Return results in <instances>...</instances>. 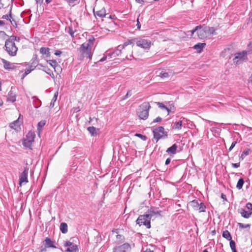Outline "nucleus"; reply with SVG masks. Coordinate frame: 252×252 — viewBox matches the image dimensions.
<instances>
[{"label": "nucleus", "instance_id": "obj_18", "mask_svg": "<svg viewBox=\"0 0 252 252\" xmlns=\"http://www.w3.org/2000/svg\"><path fill=\"white\" fill-rule=\"evenodd\" d=\"M177 148L178 146L176 144H174L167 149L166 152L170 155H175L176 153Z\"/></svg>", "mask_w": 252, "mask_h": 252}, {"label": "nucleus", "instance_id": "obj_41", "mask_svg": "<svg viewBox=\"0 0 252 252\" xmlns=\"http://www.w3.org/2000/svg\"><path fill=\"white\" fill-rule=\"evenodd\" d=\"M238 226L240 228H247L250 227V225L249 224H245L242 223H238Z\"/></svg>", "mask_w": 252, "mask_h": 252}, {"label": "nucleus", "instance_id": "obj_29", "mask_svg": "<svg viewBox=\"0 0 252 252\" xmlns=\"http://www.w3.org/2000/svg\"><path fill=\"white\" fill-rule=\"evenodd\" d=\"M157 75L160 76L162 78H168L170 76V75L168 72H166L163 71L159 72V73L157 74Z\"/></svg>", "mask_w": 252, "mask_h": 252}, {"label": "nucleus", "instance_id": "obj_55", "mask_svg": "<svg viewBox=\"0 0 252 252\" xmlns=\"http://www.w3.org/2000/svg\"><path fill=\"white\" fill-rule=\"evenodd\" d=\"M62 54V52L60 50H56L55 52V55L56 56H60Z\"/></svg>", "mask_w": 252, "mask_h": 252}, {"label": "nucleus", "instance_id": "obj_28", "mask_svg": "<svg viewBox=\"0 0 252 252\" xmlns=\"http://www.w3.org/2000/svg\"><path fill=\"white\" fill-rule=\"evenodd\" d=\"M33 65H31L28 68H27L25 70L26 75H28L29 74L32 70H34L36 66V63H34V62L32 63Z\"/></svg>", "mask_w": 252, "mask_h": 252}, {"label": "nucleus", "instance_id": "obj_58", "mask_svg": "<svg viewBox=\"0 0 252 252\" xmlns=\"http://www.w3.org/2000/svg\"><path fill=\"white\" fill-rule=\"evenodd\" d=\"M117 238L118 239H122V238H123V236L122 235H117Z\"/></svg>", "mask_w": 252, "mask_h": 252}, {"label": "nucleus", "instance_id": "obj_44", "mask_svg": "<svg viewBox=\"0 0 252 252\" xmlns=\"http://www.w3.org/2000/svg\"><path fill=\"white\" fill-rule=\"evenodd\" d=\"M69 5L73 6L75 5V2L78 0H65Z\"/></svg>", "mask_w": 252, "mask_h": 252}, {"label": "nucleus", "instance_id": "obj_45", "mask_svg": "<svg viewBox=\"0 0 252 252\" xmlns=\"http://www.w3.org/2000/svg\"><path fill=\"white\" fill-rule=\"evenodd\" d=\"M68 32L69 33V34L72 37H73L74 36V31L73 30L72 28H71V27H69L68 28Z\"/></svg>", "mask_w": 252, "mask_h": 252}, {"label": "nucleus", "instance_id": "obj_2", "mask_svg": "<svg viewBox=\"0 0 252 252\" xmlns=\"http://www.w3.org/2000/svg\"><path fill=\"white\" fill-rule=\"evenodd\" d=\"M16 40H17V37L12 35L9 36L5 42L4 49L7 54L11 57L15 56L18 51V47L15 43Z\"/></svg>", "mask_w": 252, "mask_h": 252}, {"label": "nucleus", "instance_id": "obj_52", "mask_svg": "<svg viewBox=\"0 0 252 252\" xmlns=\"http://www.w3.org/2000/svg\"><path fill=\"white\" fill-rule=\"evenodd\" d=\"M136 135L143 140H146V137L144 135H143L141 134H136Z\"/></svg>", "mask_w": 252, "mask_h": 252}, {"label": "nucleus", "instance_id": "obj_25", "mask_svg": "<svg viewBox=\"0 0 252 252\" xmlns=\"http://www.w3.org/2000/svg\"><path fill=\"white\" fill-rule=\"evenodd\" d=\"M78 249L77 245H74L67 248L65 252H78Z\"/></svg>", "mask_w": 252, "mask_h": 252}, {"label": "nucleus", "instance_id": "obj_14", "mask_svg": "<svg viewBox=\"0 0 252 252\" xmlns=\"http://www.w3.org/2000/svg\"><path fill=\"white\" fill-rule=\"evenodd\" d=\"M21 122L19 121V118L11 123L10 124V127L16 131H19L21 129L20 125Z\"/></svg>", "mask_w": 252, "mask_h": 252}, {"label": "nucleus", "instance_id": "obj_46", "mask_svg": "<svg viewBox=\"0 0 252 252\" xmlns=\"http://www.w3.org/2000/svg\"><path fill=\"white\" fill-rule=\"evenodd\" d=\"M246 208L248 210V211H252V204L251 203H247L246 205Z\"/></svg>", "mask_w": 252, "mask_h": 252}, {"label": "nucleus", "instance_id": "obj_38", "mask_svg": "<svg viewBox=\"0 0 252 252\" xmlns=\"http://www.w3.org/2000/svg\"><path fill=\"white\" fill-rule=\"evenodd\" d=\"M249 152H250L249 150H247L243 151L240 156V159L241 160H243L246 156H247V155H248L249 154Z\"/></svg>", "mask_w": 252, "mask_h": 252}, {"label": "nucleus", "instance_id": "obj_57", "mask_svg": "<svg viewBox=\"0 0 252 252\" xmlns=\"http://www.w3.org/2000/svg\"><path fill=\"white\" fill-rule=\"evenodd\" d=\"M170 161H171L170 158H167L165 161V165L169 164L170 163Z\"/></svg>", "mask_w": 252, "mask_h": 252}, {"label": "nucleus", "instance_id": "obj_9", "mask_svg": "<svg viewBox=\"0 0 252 252\" xmlns=\"http://www.w3.org/2000/svg\"><path fill=\"white\" fill-rule=\"evenodd\" d=\"M247 59V51H243L240 52H238L234 54V58L233 59V63L235 64H239L246 60Z\"/></svg>", "mask_w": 252, "mask_h": 252}, {"label": "nucleus", "instance_id": "obj_54", "mask_svg": "<svg viewBox=\"0 0 252 252\" xmlns=\"http://www.w3.org/2000/svg\"><path fill=\"white\" fill-rule=\"evenodd\" d=\"M240 163H232V166L234 168H238L240 166Z\"/></svg>", "mask_w": 252, "mask_h": 252}, {"label": "nucleus", "instance_id": "obj_16", "mask_svg": "<svg viewBox=\"0 0 252 252\" xmlns=\"http://www.w3.org/2000/svg\"><path fill=\"white\" fill-rule=\"evenodd\" d=\"M239 212L241 214V216L246 219L249 218L252 214V212L250 211H246L243 208H241L239 209Z\"/></svg>", "mask_w": 252, "mask_h": 252}, {"label": "nucleus", "instance_id": "obj_8", "mask_svg": "<svg viewBox=\"0 0 252 252\" xmlns=\"http://www.w3.org/2000/svg\"><path fill=\"white\" fill-rule=\"evenodd\" d=\"M35 135L32 131H29L26 135V137L24 138L23 141V145L29 149H32V142L34 141Z\"/></svg>", "mask_w": 252, "mask_h": 252}, {"label": "nucleus", "instance_id": "obj_39", "mask_svg": "<svg viewBox=\"0 0 252 252\" xmlns=\"http://www.w3.org/2000/svg\"><path fill=\"white\" fill-rule=\"evenodd\" d=\"M45 124V123L44 122V121H40V122L38 123V130L39 131V132L41 130V129L42 128V127L44 126Z\"/></svg>", "mask_w": 252, "mask_h": 252}, {"label": "nucleus", "instance_id": "obj_36", "mask_svg": "<svg viewBox=\"0 0 252 252\" xmlns=\"http://www.w3.org/2000/svg\"><path fill=\"white\" fill-rule=\"evenodd\" d=\"M133 43H135L134 41V38L130 40H127L126 41L123 45H121L122 46H124V48L125 49L126 46H127L128 45L131 44Z\"/></svg>", "mask_w": 252, "mask_h": 252}, {"label": "nucleus", "instance_id": "obj_23", "mask_svg": "<svg viewBox=\"0 0 252 252\" xmlns=\"http://www.w3.org/2000/svg\"><path fill=\"white\" fill-rule=\"evenodd\" d=\"M45 246L48 248H55L56 247L54 246L53 242L50 239L48 238H46L45 240Z\"/></svg>", "mask_w": 252, "mask_h": 252}, {"label": "nucleus", "instance_id": "obj_32", "mask_svg": "<svg viewBox=\"0 0 252 252\" xmlns=\"http://www.w3.org/2000/svg\"><path fill=\"white\" fill-rule=\"evenodd\" d=\"M55 71L57 73V74H59L61 73L62 71V68L61 66L57 63L54 67Z\"/></svg>", "mask_w": 252, "mask_h": 252}, {"label": "nucleus", "instance_id": "obj_59", "mask_svg": "<svg viewBox=\"0 0 252 252\" xmlns=\"http://www.w3.org/2000/svg\"><path fill=\"white\" fill-rule=\"evenodd\" d=\"M137 26L138 29H139L140 28L141 25H140V22H139L138 20H137Z\"/></svg>", "mask_w": 252, "mask_h": 252}, {"label": "nucleus", "instance_id": "obj_40", "mask_svg": "<svg viewBox=\"0 0 252 252\" xmlns=\"http://www.w3.org/2000/svg\"><path fill=\"white\" fill-rule=\"evenodd\" d=\"M157 105H158V106L163 109V110H167V107H166L165 105H164L163 103H161V102H157Z\"/></svg>", "mask_w": 252, "mask_h": 252}, {"label": "nucleus", "instance_id": "obj_17", "mask_svg": "<svg viewBox=\"0 0 252 252\" xmlns=\"http://www.w3.org/2000/svg\"><path fill=\"white\" fill-rule=\"evenodd\" d=\"M161 211H158L154 208H151V209L149 211V214H147L148 216H149V218L151 220L153 217L159 215L160 216Z\"/></svg>", "mask_w": 252, "mask_h": 252}, {"label": "nucleus", "instance_id": "obj_37", "mask_svg": "<svg viewBox=\"0 0 252 252\" xmlns=\"http://www.w3.org/2000/svg\"><path fill=\"white\" fill-rule=\"evenodd\" d=\"M87 129L92 135H94L95 134H96V129L94 127L89 126L87 128Z\"/></svg>", "mask_w": 252, "mask_h": 252}, {"label": "nucleus", "instance_id": "obj_61", "mask_svg": "<svg viewBox=\"0 0 252 252\" xmlns=\"http://www.w3.org/2000/svg\"><path fill=\"white\" fill-rule=\"evenodd\" d=\"M4 24V22L3 21L0 20V26H3Z\"/></svg>", "mask_w": 252, "mask_h": 252}, {"label": "nucleus", "instance_id": "obj_1", "mask_svg": "<svg viewBox=\"0 0 252 252\" xmlns=\"http://www.w3.org/2000/svg\"><path fill=\"white\" fill-rule=\"evenodd\" d=\"M195 32H197L200 39H203L214 34L215 32V29L213 27L198 26L194 29L188 31L187 35H190L192 36Z\"/></svg>", "mask_w": 252, "mask_h": 252}, {"label": "nucleus", "instance_id": "obj_11", "mask_svg": "<svg viewBox=\"0 0 252 252\" xmlns=\"http://www.w3.org/2000/svg\"><path fill=\"white\" fill-rule=\"evenodd\" d=\"M29 173V168L25 167L23 172L21 174L19 177V185L20 186L23 184H26L28 182V174Z\"/></svg>", "mask_w": 252, "mask_h": 252}, {"label": "nucleus", "instance_id": "obj_20", "mask_svg": "<svg viewBox=\"0 0 252 252\" xmlns=\"http://www.w3.org/2000/svg\"><path fill=\"white\" fill-rule=\"evenodd\" d=\"M50 49L49 48L46 47H41L40 49V52L43 55H45L46 57L50 56Z\"/></svg>", "mask_w": 252, "mask_h": 252}, {"label": "nucleus", "instance_id": "obj_60", "mask_svg": "<svg viewBox=\"0 0 252 252\" xmlns=\"http://www.w3.org/2000/svg\"><path fill=\"white\" fill-rule=\"evenodd\" d=\"M143 252H153V251H151L150 249H146L145 251Z\"/></svg>", "mask_w": 252, "mask_h": 252}, {"label": "nucleus", "instance_id": "obj_7", "mask_svg": "<svg viewBox=\"0 0 252 252\" xmlns=\"http://www.w3.org/2000/svg\"><path fill=\"white\" fill-rule=\"evenodd\" d=\"M153 132L154 137L156 139L157 142L160 139L164 138L167 136V132L164 130V128L162 126H158L155 128H153Z\"/></svg>", "mask_w": 252, "mask_h": 252}, {"label": "nucleus", "instance_id": "obj_22", "mask_svg": "<svg viewBox=\"0 0 252 252\" xmlns=\"http://www.w3.org/2000/svg\"><path fill=\"white\" fill-rule=\"evenodd\" d=\"M16 95L15 94L10 91L8 94L7 100L11 102H14L16 101Z\"/></svg>", "mask_w": 252, "mask_h": 252}, {"label": "nucleus", "instance_id": "obj_21", "mask_svg": "<svg viewBox=\"0 0 252 252\" xmlns=\"http://www.w3.org/2000/svg\"><path fill=\"white\" fill-rule=\"evenodd\" d=\"M60 230L61 232L63 234H65L67 232L68 227L67 224L65 222H62L61 223Z\"/></svg>", "mask_w": 252, "mask_h": 252}, {"label": "nucleus", "instance_id": "obj_48", "mask_svg": "<svg viewBox=\"0 0 252 252\" xmlns=\"http://www.w3.org/2000/svg\"><path fill=\"white\" fill-rule=\"evenodd\" d=\"M161 120H162L161 118H160V117H158L157 118H156L155 119H154L152 123H158V122H160Z\"/></svg>", "mask_w": 252, "mask_h": 252}, {"label": "nucleus", "instance_id": "obj_19", "mask_svg": "<svg viewBox=\"0 0 252 252\" xmlns=\"http://www.w3.org/2000/svg\"><path fill=\"white\" fill-rule=\"evenodd\" d=\"M206 45L205 43H198L193 46V48L196 50L198 53H200Z\"/></svg>", "mask_w": 252, "mask_h": 252}, {"label": "nucleus", "instance_id": "obj_24", "mask_svg": "<svg viewBox=\"0 0 252 252\" xmlns=\"http://www.w3.org/2000/svg\"><path fill=\"white\" fill-rule=\"evenodd\" d=\"M199 204L200 203L197 200H193L189 203L190 206L192 207L195 210H197Z\"/></svg>", "mask_w": 252, "mask_h": 252}, {"label": "nucleus", "instance_id": "obj_30", "mask_svg": "<svg viewBox=\"0 0 252 252\" xmlns=\"http://www.w3.org/2000/svg\"><path fill=\"white\" fill-rule=\"evenodd\" d=\"M182 126V122L180 121L179 122H175L174 124L173 128L176 129H181Z\"/></svg>", "mask_w": 252, "mask_h": 252}, {"label": "nucleus", "instance_id": "obj_26", "mask_svg": "<svg viewBox=\"0 0 252 252\" xmlns=\"http://www.w3.org/2000/svg\"><path fill=\"white\" fill-rule=\"evenodd\" d=\"M58 94H59V93H58V91L56 92L54 94V97L52 98V101H51V102L50 103V108H52L53 107H54V106L55 105L54 103H55V102L57 100Z\"/></svg>", "mask_w": 252, "mask_h": 252}, {"label": "nucleus", "instance_id": "obj_4", "mask_svg": "<svg viewBox=\"0 0 252 252\" xmlns=\"http://www.w3.org/2000/svg\"><path fill=\"white\" fill-rule=\"evenodd\" d=\"M151 106L149 102H145L140 105L137 110V114L140 119L146 120L149 116Z\"/></svg>", "mask_w": 252, "mask_h": 252}, {"label": "nucleus", "instance_id": "obj_12", "mask_svg": "<svg viewBox=\"0 0 252 252\" xmlns=\"http://www.w3.org/2000/svg\"><path fill=\"white\" fill-rule=\"evenodd\" d=\"M131 249L130 245L128 243H125L120 246L114 248L113 252H128Z\"/></svg>", "mask_w": 252, "mask_h": 252}, {"label": "nucleus", "instance_id": "obj_47", "mask_svg": "<svg viewBox=\"0 0 252 252\" xmlns=\"http://www.w3.org/2000/svg\"><path fill=\"white\" fill-rule=\"evenodd\" d=\"M132 95V93L131 92V91H128L126 94V95L124 97V98H123V100H125L126 98H127L129 96H131Z\"/></svg>", "mask_w": 252, "mask_h": 252}, {"label": "nucleus", "instance_id": "obj_53", "mask_svg": "<svg viewBox=\"0 0 252 252\" xmlns=\"http://www.w3.org/2000/svg\"><path fill=\"white\" fill-rule=\"evenodd\" d=\"M11 17V14L10 13L9 15H3L2 17V19H6V20H8L9 19V17Z\"/></svg>", "mask_w": 252, "mask_h": 252}, {"label": "nucleus", "instance_id": "obj_10", "mask_svg": "<svg viewBox=\"0 0 252 252\" xmlns=\"http://www.w3.org/2000/svg\"><path fill=\"white\" fill-rule=\"evenodd\" d=\"M150 220L151 219L149 218V216L146 214L139 216L136 220V223L140 226L144 225L146 226L147 228H150L151 227Z\"/></svg>", "mask_w": 252, "mask_h": 252}, {"label": "nucleus", "instance_id": "obj_50", "mask_svg": "<svg viewBox=\"0 0 252 252\" xmlns=\"http://www.w3.org/2000/svg\"><path fill=\"white\" fill-rule=\"evenodd\" d=\"M36 104H35V107L36 108H38L39 106H40L41 102V101L39 100V99H38L37 98H36Z\"/></svg>", "mask_w": 252, "mask_h": 252}, {"label": "nucleus", "instance_id": "obj_3", "mask_svg": "<svg viewBox=\"0 0 252 252\" xmlns=\"http://www.w3.org/2000/svg\"><path fill=\"white\" fill-rule=\"evenodd\" d=\"M94 38L91 37L87 42L82 44L80 48V52L84 56L91 59L92 56V48L94 44Z\"/></svg>", "mask_w": 252, "mask_h": 252}, {"label": "nucleus", "instance_id": "obj_31", "mask_svg": "<svg viewBox=\"0 0 252 252\" xmlns=\"http://www.w3.org/2000/svg\"><path fill=\"white\" fill-rule=\"evenodd\" d=\"M244 184V179L243 178L239 179V180H238V181L237 182V184L236 185V188L238 189H241L242 188Z\"/></svg>", "mask_w": 252, "mask_h": 252}, {"label": "nucleus", "instance_id": "obj_51", "mask_svg": "<svg viewBox=\"0 0 252 252\" xmlns=\"http://www.w3.org/2000/svg\"><path fill=\"white\" fill-rule=\"evenodd\" d=\"M50 71L49 69H48L47 70H45V72L48 73L49 75H50V76H51L53 78H54V75L53 74V73L52 72H48Z\"/></svg>", "mask_w": 252, "mask_h": 252}, {"label": "nucleus", "instance_id": "obj_13", "mask_svg": "<svg viewBox=\"0 0 252 252\" xmlns=\"http://www.w3.org/2000/svg\"><path fill=\"white\" fill-rule=\"evenodd\" d=\"M1 62L3 64V67L6 70H13L17 67L18 64L11 63L3 59H1Z\"/></svg>", "mask_w": 252, "mask_h": 252}, {"label": "nucleus", "instance_id": "obj_62", "mask_svg": "<svg viewBox=\"0 0 252 252\" xmlns=\"http://www.w3.org/2000/svg\"><path fill=\"white\" fill-rule=\"evenodd\" d=\"M3 4L1 3V0H0V9L3 7Z\"/></svg>", "mask_w": 252, "mask_h": 252}, {"label": "nucleus", "instance_id": "obj_42", "mask_svg": "<svg viewBox=\"0 0 252 252\" xmlns=\"http://www.w3.org/2000/svg\"><path fill=\"white\" fill-rule=\"evenodd\" d=\"M47 62L49 63L50 65H51V66H52L53 67H54V66L57 64V63H58L57 62V61L56 60H49L47 61Z\"/></svg>", "mask_w": 252, "mask_h": 252}, {"label": "nucleus", "instance_id": "obj_35", "mask_svg": "<svg viewBox=\"0 0 252 252\" xmlns=\"http://www.w3.org/2000/svg\"><path fill=\"white\" fill-rule=\"evenodd\" d=\"M206 206L203 203L201 202L198 206L197 211H199V212H204L205 211Z\"/></svg>", "mask_w": 252, "mask_h": 252}, {"label": "nucleus", "instance_id": "obj_27", "mask_svg": "<svg viewBox=\"0 0 252 252\" xmlns=\"http://www.w3.org/2000/svg\"><path fill=\"white\" fill-rule=\"evenodd\" d=\"M222 237L228 240H231L232 237L230 232L228 230H225L222 233Z\"/></svg>", "mask_w": 252, "mask_h": 252}, {"label": "nucleus", "instance_id": "obj_34", "mask_svg": "<svg viewBox=\"0 0 252 252\" xmlns=\"http://www.w3.org/2000/svg\"><path fill=\"white\" fill-rule=\"evenodd\" d=\"M230 241V247L231 248V250L232 251V252H237L236 249V246H235V243L234 241L231 239Z\"/></svg>", "mask_w": 252, "mask_h": 252}, {"label": "nucleus", "instance_id": "obj_43", "mask_svg": "<svg viewBox=\"0 0 252 252\" xmlns=\"http://www.w3.org/2000/svg\"><path fill=\"white\" fill-rule=\"evenodd\" d=\"M75 244H73V243L69 241H66L64 243V247H67L68 248L71 247L72 246L74 245Z\"/></svg>", "mask_w": 252, "mask_h": 252}, {"label": "nucleus", "instance_id": "obj_56", "mask_svg": "<svg viewBox=\"0 0 252 252\" xmlns=\"http://www.w3.org/2000/svg\"><path fill=\"white\" fill-rule=\"evenodd\" d=\"M107 56H107V54H106V56L103 57L102 59H101L99 60V62H103V61H105V60H106V58H107Z\"/></svg>", "mask_w": 252, "mask_h": 252}, {"label": "nucleus", "instance_id": "obj_33", "mask_svg": "<svg viewBox=\"0 0 252 252\" xmlns=\"http://www.w3.org/2000/svg\"><path fill=\"white\" fill-rule=\"evenodd\" d=\"M125 55H127L131 60L133 58L132 55V51L131 48L128 49L125 48Z\"/></svg>", "mask_w": 252, "mask_h": 252}, {"label": "nucleus", "instance_id": "obj_5", "mask_svg": "<svg viewBox=\"0 0 252 252\" xmlns=\"http://www.w3.org/2000/svg\"><path fill=\"white\" fill-rule=\"evenodd\" d=\"M125 49L124 48V46H122L121 45H119L116 50L111 53H108L107 56L108 57H111L113 56V57H115L116 56H121L123 57V59H127L128 60H131L130 58L128 57L127 55H125Z\"/></svg>", "mask_w": 252, "mask_h": 252}, {"label": "nucleus", "instance_id": "obj_63", "mask_svg": "<svg viewBox=\"0 0 252 252\" xmlns=\"http://www.w3.org/2000/svg\"><path fill=\"white\" fill-rule=\"evenodd\" d=\"M52 1V0H45V2L47 4L50 3Z\"/></svg>", "mask_w": 252, "mask_h": 252}, {"label": "nucleus", "instance_id": "obj_15", "mask_svg": "<svg viewBox=\"0 0 252 252\" xmlns=\"http://www.w3.org/2000/svg\"><path fill=\"white\" fill-rule=\"evenodd\" d=\"M94 15L96 16H97L100 18H103L106 16V10L103 7L101 9L96 10V11L94 9Z\"/></svg>", "mask_w": 252, "mask_h": 252}, {"label": "nucleus", "instance_id": "obj_6", "mask_svg": "<svg viewBox=\"0 0 252 252\" xmlns=\"http://www.w3.org/2000/svg\"><path fill=\"white\" fill-rule=\"evenodd\" d=\"M134 41L138 47L145 50H149L151 46V41L144 37L134 38Z\"/></svg>", "mask_w": 252, "mask_h": 252}, {"label": "nucleus", "instance_id": "obj_64", "mask_svg": "<svg viewBox=\"0 0 252 252\" xmlns=\"http://www.w3.org/2000/svg\"><path fill=\"white\" fill-rule=\"evenodd\" d=\"M167 112H168V114H169L171 112V110L170 109H169L168 107H167V110H166Z\"/></svg>", "mask_w": 252, "mask_h": 252}, {"label": "nucleus", "instance_id": "obj_49", "mask_svg": "<svg viewBox=\"0 0 252 252\" xmlns=\"http://www.w3.org/2000/svg\"><path fill=\"white\" fill-rule=\"evenodd\" d=\"M237 144V141H234L232 143L231 146L230 147L229 149V151H231L233 148L235 147L236 144Z\"/></svg>", "mask_w": 252, "mask_h": 252}]
</instances>
